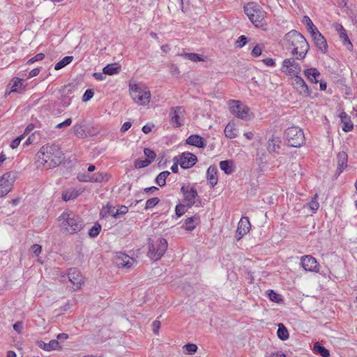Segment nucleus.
I'll return each mask as SVG.
<instances>
[{
    "mask_svg": "<svg viewBox=\"0 0 357 357\" xmlns=\"http://www.w3.org/2000/svg\"><path fill=\"white\" fill-rule=\"evenodd\" d=\"M284 40L287 49L295 56V59L302 60L305 57L310 45L301 33L296 30H291L285 34Z\"/></svg>",
    "mask_w": 357,
    "mask_h": 357,
    "instance_id": "1",
    "label": "nucleus"
},
{
    "mask_svg": "<svg viewBox=\"0 0 357 357\" xmlns=\"http://www.w3.org/2000/svg\"><path fill=\"white\" fill-rule=\"evenodd\" d=\"M42 164H48V168H54L61 164L63 154L59 145L56 144L43 146L36 154Z\"/></svg>",
    "mask_w": 357,
    "mask_h": 357,
    "instance_id": "2",
    "label": "nucleus"
},
{
    "mask_svg": "<svg viewBox=\"0 0 357 357\" xmlns=\"http://www.w3.org/2000/svg\"><path fill=\"white\" fill-rule=\"evenodd\" d=\"M63 220L61 224L63 233L74 234L80 231L84 227L82 218L73 212L64 211L59 218Z\"/></svg>",
    "mask_w": 357,
    "mask_h": 357,
    "instance_id": "3",
    "label": "nucleus"
},
{
    "mask_svg": "<svg viewBox=\"0 0 357 357\" xmlns=\"http://www.w3.org/2000/svg\"><path fill=\"white\" fill-rule=\"evenodd\" d=\"M244 12L250 22L258 28L265 30L266 23L265 21L266 12L256 2H248L243 6Z\"/></svg>",
    "mask_w": 357,
    "mask_h": 357,
    "instance_id": "4",
    "label": "nucleus"
},
{
    "mask_svg": "<svg viewBox=\"0 0 357 357\" xmlns=\"http://www.w3.org/2000/svg\"><path fill=\"white\" fill-rule=\"evenodd\" d=\"M284 137L287 141L288 145L291 147H301L305 142L304 132L303 130L298 126L288 128L284 132Z\"/></svg>",
    "mask_w": 357,
    "mask_h": 357,
    "instance_id": "5",
    "label": "nucleus"
},
{
    "mask_svg": "<svg viewBox=\"0 0 357 357\" xmlns=\"http://www.w3.org/2000/svg\"><path fill=\"white\" fill-rule=\"evenodd\" d=\"M167 241L164 238H160L156 242V245L153 243H149V257L154 261L160 259L165 253L167 249Z\"/></svg>",
    "mask_w": 357,
    "mask_h": 357,
    "instance_id": "6",
    "label": "nucleus"
},
{
    "mask_svg": "<svg viewBox=\"0 0 357 357\" xmlns=\"http://www.w3.org/2000/svg\"><path fill=\"white\" fill-rule=\"evenodd\" d=\"M17 177V172L13 171L6 172L0 177V197L11 191Z\"/></svg>",
    "mask_w": 357,
    "mask_h": 357,
    "instance_id": "7",
    "label": "nucleus"
},
{
    "mask_svg": "<svg viewBox=\"0 0 357 357\" xmlns=\"http://www.w3.org/2000/svg\"><path fill=\"white\" fill-rule=\"evenodd\" d=\"M130 94L135 102L140 105H146L150 101L151 93L140 88L137 84H130Z\"/></svg>",
    "mask_w": 357,
    "mask_h": 357,
    "instance_id": "8",
    "label": "nucleus"
},
{
    "mask_svg": "<svg viewBox=\"0 0 357 357\" xmlns=\"http://www.w3.org/2000/svg\"><path fill=\"white\" fill-rule=\"evenodd\" d=\"M181 192L184 197L183 202L186 204L188 208H190L195 204L196 199L199 203L201 202L197 191L195 187H190L189 185H183L181 188Z\"/></svg>",
    "mask_w": 357,
    "mask_h": 357,
    "instance_id": "9",
    "label": "nucleus"
},
{
    "mask_svg": "<svg viewBox=\"0 0 357 357\" xmlns=\"http://www.w3.org/2000/svg\"><path fill=\"white\" fill-rule=\"evenodd\" d=\"M296 59H286L282 61L281 70L286 75H289L294 78L299 75L301 71V67L298 63L296 62Z\"/></svg>",
    "mask_w": 357,
    "mask_h": 357,
    "instance_id": "10",
    "label": "nucleus"
},
{
    "mask_svg": "<svg viewBox=\"0 0 357 357\" xmlns=\"http://www.w3.org/2000/svg\"><path fill=\"white\" fill-rule=\"evenodd\" d=\"M229 107L231 113L236 117L241 119H245L247 118L250 109L240 100H230Z\"/></svg>",
    "mask_w": 357,
    "mask_h": 357,
    "instance_id": "11",
    "label": "nucleus"
},
{
    "mask_svg": "<svg viewBox=\"0 0 357 357\" xmlns=\"http://www.w3.org/2000/svg\"><path fill=\"white\" fill-rule=\"evenodd\" d=\"M177 160L182 169H187L193 167L197 162V156L190 152H184L178 156L174 158V160Z\"/></svg>",
    "mask_w": 357,
    "mask_h": 357,
    "instance_id": "12",
    "label": "nucleus"
},
{
    "mask_svg": "<svg viewBox=\"0 0 357 357\" xmlns=\"http://www.w3.org/2000/svg\"><path fill=\"white\" fill-rule=\"evenodd\" d=\"M185 109L183 107H172L169 112L171 123L173 126L178 128L183 125Z\"/></svg>",
    "mask_w": 357,
    "mask_h": 357,
    "instance_id": "13",
    "label": "nucleus"
},
{
    "mask_svg": "<svg viewBox=\"0 0 357 357\" xmlns=\"http://www.w3.org/2000/svg\"><path fill=\"white\" fill-rule=\"evenodd\" d=\"M68 278L69 281L73 284L74 290H77L81 287L83 282V278L77 268H69L68 271Z\"/></svg>",
    "mask_w": 357,
    "mask_h": 357,
    "instance_id": "14",
    "label": "nucleus"
},
{
    "mask_svg": "<svg viewBox=\"0 0 357 357\" xmlns=\"http://www.w3.org/2000/svg\"><path fill=\"white\" fill-rule=\"evenodd\" d=\"M301 266L306 271L319 272V264L311 255L303 256L301 259Z\"/></svg>",
    "mask_w": 357,
    "mask_h": 357,
    "instance_id": "15",
    "label": "nucleus"
},
{
    "mask_svg": "<svg viewBox=\"0 0 357 357\" xmlns=\"http://www.w3.org/2000/svg\"><path fill=\"white\" fill-rule=\"evenodd\" d=\"M251 228V224L248 217H242L238 223L237 229L236 231V241H240L243 236L249 232Z\"/></svg>",
    "mask_w": 357,
    "mask_h": 357,
    "instance_id": "16",
    "label": "nucleus"
},
{
    "mask_svg": "<svg viewBox=\"0 0 357 357\" xmlns=\"http://www.w3.org/2000/svg\"><path fill=\"white\" fill-rule=\"evenodd\" d=\"M293 85L300 95L304 97L311 96L312 91L309 89L305 80L299 75L294 77Z\"/></svg>",
    "mask_w": 357,
    "mask_h": 357,
    "instance_id": "17",
    "label": "nucleus"
},
{
    "mask_svg": "<svg viewBox=\"0 0 357 357\" xmlns=\"http://www.w3.org/2000/svg\"><path fill=\"white\" fill-rule=\"evenodd\" d=\"M334 27L339 33V36L342 40L343 45L345 46L349 51H351L353 50V45L349 38L347 31L343 26L340 24L335 23L334 24Z\"/></svg>",
    "mask_w": 357,
    "mask_h": 357,
    "instance_id": "18",
    "label": "nucleus"
},
{
    "mask_svg": "<svg viewBox=\"0 0 357 357\" xmlns=\"http://www.w3.org/2000/svg\"><path fill=\"white\" fill-rule=\"evenodd\" d=\"M348 155L344 151L340 152L337 155V167L334 174V177L337 178L347 167Z\"/></svg>",
    "mask_w": 357,
    "mask_h": 357,
    "instance_id": "19",
    "label": "nucleus"
},
{
    "mask_svg": "<svg viewBox=\"0 0 357 357\" xmlns=\"http://www.w3.org/2000/svg\"><path fill=\"white\" fill-rule=\"evenodd\" d=\"M36 344L46 351L61 349L59 342L56 340H52L48 343H45L43 340H37Z\"/></svg>",
    "mask_w": 357,
    "mask_h": 357,
    "instance_id": "20",
    "label": "nucleus"
},
{
    "mask_svg": "<svg viewBox=\"0 0 357 357\" xmlns=\"http://www.w3.org/2000/svg\"><path fill=\"white\" fill-rule=\"evenodd\" d=\"M185 143L199 149H204L206 146V140L199 135H191L186 139Z\"/></svg>",
    "mask_w": 357,
    "mask_h": 357,
    "instance_id": "21",
    "label": "nucleus"
},
{
    "mask_svg": "<svg viewBox=\"0 0 357 357\" xmlns=\"http://www.w3.org/2000/svg\"><path fill=\"white\" fill-rule=\"evenodd\" d=\"M316 47L324 54L328 51V45L326 38L319 33H316L315 36L312 38Z\"/></svg>",
    "mask_w": 357,
    "mask_h": 357,
    "instance_id": "22",
    "label": "nucleus"
},
{
    "mask_svg": "<svg viewBox=\"0 0 357 357\" xmlns=\"http://www.w3.org/2000/svg\"><path fill=\"white\" fill-rule=\"evenodd\" d=\"M339 117L341 123L343 124L342 130L346 132L351 131L354 128V124L351 120V117L348 116L345 112H342Z\"/></svg>",
    "mask_w": 357,
    "mask_h": 357,
    "instance_id": "23",
    "label": "nucleus"
},
{
    "mask_svg": "<svg viewBox=\"0 0 357 357\" xmlns=\"http://www.w3.org/2000/svg\"><path fill=\"white\" fill-rule=\"evenodd\" d=\"M217 173V168L213 165H211L206 171V178L209 182L211 188H213L218 183Z\"/></svg>",
    "mask_w": 357,
    "mask_h": 357,
    "instance_id": "24",
    "label": "nucleus"
},
{
    "mask_svg": "<svg viewBox=\"0 0 357 357\" xmlns=\"http://www.w3.org/2000/svg\"><path fill=\"white\" fill-rule=\"evenodd\" d=\"M304 75L311 82L317 84L319 82V77L321 74L317 68H310L304 70Z\"/></svg>",
    "mask_w": 357,
    "mask_h": 357,
    "instance_id": "25",
    "label": "nucleus"
},
{
    "mask_svg": "<svg viewBox=\"0 0 357 357\" xmlns=\"http://www.w3.org/2000/svg\"><path fill=\"white\" fill-rule=\"evenodd\" d=\"M200 222L199 217L198 215H193L192 217L188 218L185 220V226L184 229L186 231H192L196 225H198Z\"/></svg>",
    "mask_w": 357,
    "mask_h": 357,
    "instance_id": "26",
    "label": "nucleus"
},
{
    "mask_svg": "<svg viewBox=\"0 0 357 357\" xmlns=\"http://www.w3.org/2000/svg\"><path fill=\"white\" fill-rule=\"evenodd\" d=\"M220 168L225 174L229 175L234 172V162L230 160L220 161L219 163Z\"/></svg>",
    "mask_w": 357,
    "mask_h": 357,
    "instance_id": "27",
    "label": "nucleus"
},
{
    "mask_svg": "<svg viewBox=\"0 0 357 357\" xmlns=\"http://www.w3.org/2000/svg\"><path fill=\"white\" fill-rule=\"evenodd\" d=\"M281 140L280 137H275L273 135L268 140L267 150L269 153L275 152L280 148Z\"/></svg>",
    "mask_w": 357,
    "mask_h": 357,
    "instance_id": "28",
    "label": "nucleus"
},
{
    "mask_svg": "<svg viewBox=\"0 0 357 357\" xmlns=\"http://www.w3.org/2000/svg\"><path fill=\"white\" fill-rule=\"evenodd\" d=\"M115 211V207L109 204H107L105 206H103L102 208L100 210V216L102 218H105L108 215H111L116 218Z\"/></svg>",
    "mask_w": 357,
    "mask_h": 357,
    "instance_id": "29",
    "label": "nucleus"
},
{
    "mask_svg": "<svg viewBox=\"0 0 357 357\" xmlns=\"http://www.w3.org/2000/svg\"><path fill=\"white\" fill-rule=\"evenodd\" d=\"M121 70V66L116 63L108 64L102 69L103 73L105 75H113L116 74Z\"/></svg>",
    "mask_w": 357,
    "mask_h": 357,
    "instance_id": "30",
    "label": "nucleus"
},
{
    "mask_svg": "<svg viewBox=\"0 0 357 357\" xmlns=\"http://www.w3.org/2000/svg\"><path fill=\"white\" fill-rule=\"evenodd\" d=\"M313 351L321 357H330V351L319 342H316L313 346Z\"/></svg>",
    "mask_w": 357,
    "mask_h": 357,
    "instance_id": "31",
    "label": "nucleus"
},
{
    "mask_svg": "<svg viewBox=\"0 0 357 357\" xmlns=\"http://www.w3.org/2000/svg\"><path fill=\"white\" fill-rule=\"evenodd\" d=\"M84 126L82 123H76L73 126V130L74 134L79 138H84L87 137Z\"/></svg>",
    "mask_w": 357,
    "mask_h": 357,
    "instance_id": "32",
    "label": "nucleus"
},
{
    "mask_svg": "<svg viewBox=\"0 0 357 357\" xmlns=\"http://www.w3.org/2000/svg\"><path fill=\"white\" fill-rule=\"evenodd\" d=\"M224 132L227 138L234 139L237 136L238 130L235 128L234 124L229 123L226 126Z\"/></svg>",
    "mask_w": 357,
    "mask_h": 357,
    "instance_id": "33",
    "label": "nucleus"
},
{
    "mask_svg": "<svg viewBox=\"0 0 357 357\" xmlns=\"http://www.w3.org/2000/svg\"><path fill=\"white\" fill-rule=\"evenodd\" d=\"M277 335L278 338L283 341L287 340L289 337L287 328L282 323L278 324Z\"/></svg>",
    "mask_w": 357,
    "mask_h": 357,
    "instance_id": "34",
    "label": "nucleus"
},
{
    "mask_svg": "<svg viewBox=\"0 0 357 357\" xmlns=\"http://www.w3.org/2000/svg\"><path fill=\"white\" fill-rule=\"evenodd\" d=\"M77 90V86L74 84L65 85L61 90L60 93H63L66 96H68L72 99L74 97V93Z\"/></svg>",
    "mask_w": 357,
    "mask_h": 357,
    "instance_id": "35",
    "label": "nucleus"
},
{
    "mask_svg": "<svg viewBox=\"0 0 357 357\" xmlns=\"http://www.w3.org/2000/svg\"><path fill=\"white\" fill-rule=\"evenodd\" d=\"M73 60V56H66L54 66V70H59L70 63Z\"/></svg>",
    "mask_w": 357,
    "mask_h": 357,
    "instance_id": "36",
    "label": "nucleus"
},
{
    "mask_svg": "<svg viewBox=\"0 0 357 357\" xmlns=\"http://www.w3.org/2000/svg\"><path fill=\"white\" fill-rule=\"evenodd\" d=\"M169 174L170 172L169 171L160 172L155 178V182L160 187L165 186L166 185V178L169 176Z\"/></svg>",
    "mask_w": 357,
    "mask_h": 357,
    "instance_id": "37",
    "label": "nucleus"
},
{
    "mask_svg": "<svg viewBox=\"0 0 357 357\" xmlns=\"http://www.w3.org/2000/svg\"><path fill=\"white\" fill-rule=\"evenodd\" d=\"M181 56L194 62L204 61L203 56L197 53H183Z\"/></svg>",
    "mask_w": 357,
    "mask_h": 357,
    "instance_id": "38",
    "label": "nucleus"
},
{
    "mask_svg": "<svg viewBox=\"0 0 357 357\" xmlns=\"http://www.w3.org/2000/svg\"><path fill=\"white\" fill-rule=\"evenodd\" d=\"M267 295L269 299L273 302L280 303L283 301L282 296L275 292L274 290H268Z\"/></svg>",
    "mask_w": 357,
    "mask_h": 357,
    "instance_id": "39",
    "label": "nucleus"
},
{
    "mask_svg": "<svg viewBox=\"0 0 357 357\" xmlns=\"http://www.w3.org/2000/svg\"><path fill=\"white\" fill-rule=\"evenodd\" d=\"M72 101V98L66 96L63 93H61V98H59V105L63 108L68 107Z\"/></svg>",
    "mask_w": 357,
    "mask_h": 357,
    "instance_id": "40",
    "label": "nucleus"
},
{
    "mask_svg": "<svg viewBox=\"0 0 357 357\" xmlns=\"http://www.w3.org/2000/svg\"><path fill=\"white\" fill-rule=\"evenodd\" d=\"M144 153L146 157V160L149 161L150 164H151L152 162L154 161L156 157V154L155 153V152L149 148H144Z\"/></svg>",
    "mask_w": 357,
    "mask_h": 357,
    "instance_id": "41",
    "label": "nucleus"
},
{
    "mask_svg": "<svg viewBox=\"0 0 357 357\" xmlns=\"http://www.w3.org/2000/svg\"><path fill=\"white\" fill-rule=\"evenodd\" d=\"M183 349L186 351V354L192 355L197 351V346L195 344L188 343L183 347Z\"/></svg>",
    "mask_w": 357,
    "mask_h": 357,
    "instance_id": "42",
    "label": "nucleus"
},
{
    "mask_svg": "<svg viewBox=\"0 0 357 357\" xmlns=\"http://www.w3.org/2000/svg\"><path fill=\"white\" fill-rule=\"evenodd\" d=\"M100 225L96 223L89 229L88 234L90 237L95 238L100 234Z\"/></svg>",
    "mask_w": 357,
    "mask_h": 357,
    "instance_id": "43",
    "label": "nucleus"
},
{
    "mask_svg": "<svg viewBox=\"0 0 357 357\" xmlns=\"http://www.w3.org/2000/svg\"><path fill=\"white\" fill-rule=\"evenodd\" d=\"M12 81L13 82V84L11 87L10 92H17L18 89L22 88L23 85L22 79L18 77H14Z\"/></svg>",
    "mask_w": 357,
    "mask_h": 357,
    "instance_id": "44",
    "label": "nucleus"
},
{
    "mask_svg": "<svg viewBox=\"0 0 357 357\" xmlns=\"http://www.w3.org/2000/svg\"><path fill=\"white\" fill-rule=\"evenodd\" d=\"M159 202H160V199L158 197H153V198L149 199L146 202L144 209L148 210L149 208L154 207L159 203Z\"/></svg>",
    "mask_w": 357,
    "mask_h": 357,
    "instance_id": "45",
    "label": "nucleus"
},
{
    "mask_svg": "<svg viewBox=\"0 0 357 357\" xmlns=\"http://www.w3.org/2000/svg\"><path fill=\"white\" fill-rule=\"evenodd\" d=\"M107 174L103 172H98L93 175H91V182L92 183H100L103 181L105 176Z\"/></svg>",
    "mask_w": 357,
    "mask_h": 357,
    "instance_id": "46",
    "label": "nucleus"
},
{
    "mask_svg": "<svg viewBox=\"0 0 357 357\" xmlns=\"http://www.w3.org/2000/svg\"><path fill=\"white\" fill-rule=\"evenodd\" d=\"M150 165V162L145 160L137 159L134 162V165L136 169H142Z\"/></svg>",
    "mask_w": 357,
    "mask_h": 357,
    "instance_id": "47",
    "label": "nucleus"
},
{
    "mask_svg": "<svg viewBox=\"0 0 357 357\" xmlns=\"http://www.w3.org/2000/svg\"><path fill=\"white\" fill-rule=\"evenodd\" d=\"M317 197L318 195L315 194L312 199L308 204L310 209L312 210L314 212L317 211L319 207V204L317 200Z\"/></svg>",
    "mask_w": 357,
    "mask_h": 357,
    "instance_id": "48",
    "label": "nucleus"
},
{
    "mask_svg": "<svg viewBox=\"0 0 357 357\" xmlns=\"http://www.w3.org/2000/svg\"><path fill=\"white\" fill-rule=\"evenodd\" d=\"M77 197V192H63L62 193L63 200L67 202L73 199H75Z\"/></svg>",
    "mask_w": 357,
    "mask_h": 357,
    "instance_id": "49",
    "label": "nucleus"
},
{
    "mask_svg": "<svg viewBox=\"0 0 357 357\" xmlns=\"http://www.w3.org/2000/svg\"><path fill=\"white\" fill-rule=\"evenodd\" d=\"M121 257L126 259V263L123 264V268H130L132 266L135 259L126 254H121Z\"/></svg>",
    "mask_w": 357,
    "mask_h": 357,
    "instance_id": "50",
    "label": "nucleus"
},
{
    "mask_svg": "<svg viewBox=\"0 0 357 357\" xmlns=\"http://www.w3.org/2000/svg\"><path fill=\"white\" fill-rule=\"evenodd\" d=\"M186 204H178L176 206L175 212L178 217H181L185 213Z\"/></svg>",
    "mask_w": 357,
    "mask_h": 357,
    "instance_id": "51",
    "label": "nucleus"
},
{
    "mask_svg": "<svg viewBox=\"0 0 357 357\" xmlns=\"http://www.w3.org/2000/svg\"><path fill=\"white\" fill-rule=\"evenodd\" d=\"M248 43V38L242 35L238 37V40L236 42V47L241 48L243 46L245 45V44Z\"/></svg>",
    "mask_w": 357,
    "mask_h": 357,
    "instance_id": "52",
    "label": "nucleus"
},
{
    "mask_svg": "<svg viewBox=\"0 0 357 357\" xmlns=\"http://www.w3.org/2000/svg\"><path fill=\"white\" fill-rule=\"evenodd\" d=\"M94 95V91L93 89H88L85 91L84 95L82 96V101L87 102L91 100Z\"/></svg>",
    "mask_w": 357,
    "mask_h": 357,
    "instance_id": "53",
    "label": "nucleus"
},
{
    "mask_svg": "<svg viewBox=\"0 0 357 357\" xmlns=\"http://www.w3.org/2000/svg\"><path fill=\"white\" fill-rule=\"evenodd\" d=\"M77 179L81 182H91V175L86 173H79Z\"/></svg>",
    "mask_w": 357,
    "mask_h": 357,
    "instance_id": "54",
    "label": "nucleus"
},
{
    "mask_svg": "<svg viewBox=\"0 0 357 357\" xmlns=\"http://www.w3.org/2000/svg\"><path fill=\"white\" fill-rule=\"evenodd\" d=\"M44 58H45V54L43 53H39V54H37L33 57L29 59L26 63L32 64L36 61H42L43 59H44Z\"/></svg>",
    "mask_w": 357,
    "mask_h": 357,
    "instance_id": "55",
    "label": "nucleus"
},
{
    "mask_svg": "<svg viewBox=\"0 0 357 357\" xmlns=\"http://www.w3.org/2000/svg\"><path fill=\"white\" fill-rule=\"evenodd\" d=\"M128 209L126 206L122 205L119 209H116L115 211L116 218H119L121 215H125L128 213Z\"/></svg>",
    "mask_w": 357,
    "mask_h": 357,
    "instance_id": "56",
    "label": "nucleus"
},
{
    "mask_svg": "<svg viewBox=\"0 0 357 357\" xmlns=\"http://www.w3.org/2000/svg\"><path fill=\"white\" fill-rule=\"evenodd\" d=\"M261 54V47L259 45H257L254 47V48L252 50L251 55L253 57H258Z\"/></svg>",
    "mask_w": 357,
    "mask_h": 357,
    "instance_id": "57",
    "label": "nucleus"
},
{
    "mask_svg": "<svg viewBox=\"0 0 357 357\" xmlns=\"http://www.w3.org/2000/svg\"><path fill=\"white\" fill-rule=\"evenodd\" d=\"M24 138L23 135L19 136L17 138L14 139L10 144V146L14 149H16L20 144L21 140Z\"/></svg>",
    "mask_w": 357,
    "mask_h": 357,
    "instance_id": "58",
    "label": "nucleus"
},
{
    "mask_svg": "<svg viewBox=\"0 0 357 357\" xmlns=\"http://www.w3.org/2000/svg\"><path fill=\"white\" fill-rule=\"evenodd\" d=\"M307 29L309 33H310L312 38H314L316 33H320L318 29L314 25V24L310 26H308Z\"/></svg>",
    "mask_w": 357,
    "mask_h": 357,
    "instance_id": "59",
    "label": "nucleus"
},
{
    "mask_svg": "<svg viewBox=\"0 0 357 357\" xmlns=\"http://www.w3.org/2000/svg\"><path fill=\"white\" fill-rule=\"evenodd\" d=\"M31 252L36 256H38L42 250V247L38 244H34L31 248Z\"/></svg>",
    "mask_w": 357,
    "mask_h": 357,
    "instance_id": "60",
    "label": "nucleus"
},
{
    "mask_svg": "<svg viewBox=\"0 0 357 357\" xmlns=\"http://www.w3.org/2000/svg\"><path fill=\"white\" fill-rule=\"evenodd\" d=\"M13 329L17 331L19 334L22 333L23 329V322L22 321H17L13 326Z\"/></svg>",
    "mask_w": 357,
    "mask_h": 357,
    "instance_id": "61",
    "label": "nucleus"
},
{
    "mask_svg": "<svg viewBox=\"0 0 357 357\" xmlns=\"http://www.w3.org/2000/svg\"><path fill=\"white\" fill-rule=\"evenodd\" d=\"M121 254L122 253H120L116 256V264L117 266L123 267V264L126 263V259L121 257Z\"/></svg>",
    "mask_w": 357,
    "mask_h": 357,
    "instance_id": "62",
    "label": "nucleus"
},
{
    "mask_svg": "<svg viewBox=\"0 0 357 357\" xmlns=\"http://www.w3.org/2000/svg\"><path fill=\"white\" fill-rule=\"evenodd\" d=\"M72 123V119L70 118H68L67 119H66L64 121L59 123L57 126H56V128H63V127H68Z\"/></svg>",
    "mask_w": 357,
    "mask_h": 357,
    "instance_id": "63",
    "label": "nucleus"
},
{
    "mask_svg": "<svg viewBox=\"0 0 357 357\" xmlns=\"http://www.w3.org/2000/svg\"><path fill=\"white\" fill-rule=\"evenodd\" d=\"M170 70H171V73H172V75L174 76L178 77L180 75V71H179L178 67L175 64H172V66L170 67Z\"/></svg>",
    "mask_w": 357,
    "mask_h": 357,
    "instance_id": "64",
    "label": "nucleus"
}]
</instances>
